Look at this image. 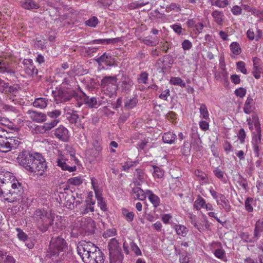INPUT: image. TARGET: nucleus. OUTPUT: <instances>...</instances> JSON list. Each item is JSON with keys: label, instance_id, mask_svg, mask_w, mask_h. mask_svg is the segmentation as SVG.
Masks as SVG:
<instances>
[{"label": "nucleus", "instance_id": "1", "mask_svg": "<svg viewBox=\"0 0 263 263\" xmlns=\"http://www.w3.org/2000/svg\"><path fill=\"white\" fill-rule=\"evenodd\" d=\"M17 158L20 164L26 170L33 172L37 175H43L47 169L45 160L39 153L30 154L25 152L20 154Z\"/></svg>", "mask_w": 263, "mask_h": 263}, {"label": "nucleus", "instance_id": "2", "mask_svg": "<svg viewBox=\"0 0 263 263\" xmlns=\"http://www.w3.org/2000/svg\"><path fill=\"white\" fill-rule=\"evenodd\" d=\"M32 218L36 222L38 229L44 233L53 224L55 214L44 208L37 209L34 212Z\"/></svg>", "mask_w": 263, "mask_h": 263}, {"label": "nucleus", "instance_id": "3", "mask_svg": "<svg viewBox=\"0 0 263 263\" xmlns=\"http://www.w3.org/2000/svg\"><path fill=\"white\" fill-rule=\"evenodd\" d=\"M6 181V180L4 179ZM6 187L0 189V195L2 196L4 199L9 202H13L21 199L23 193V189L22 184L17 180L9 181L6 182Z\"/></svg>", "mask_w": 263, "mask_h": 263}, {"label": "nucleus", "instance_id": "4", "mask_svg": "<svg viewBox=\"0 0 263 263\" xmlns=\"http://www.w3.org/2000/svg\"><path fill=\"white\" fill-rule=\"evenodd\" d=\"M67 243L64 238L61 237H52L47 251L49 257H57L61 252L65 250Z\"/></svg>", "mask_w": 263, "mask_h": 263}, {"label": "nucleus", "instance_id": "5", "mask_svg": "<svg viewBox=\"0 0 263 263\" xmlns=\"http://www.w3.org/2000/svg\"><path fill=\"white\" fill-rule=\"evenodd\" d=\"M108 248L109 251L110 263H122L123 254L119 242L115 238L109 240Z\"/></svg>", "mask_w": 263, "mask_h": 263}, {"label": "nucleus", "instance_id": "6", "mask_svg": "<svg viewBox=\"0 0 263 263\" xmlns=\"http://www.w3.org/2000/svg\"><path fill=\"white\" fill-rule=\"evenodd\" d=\"M103 91L109 97H111L118 89L117 78L115 76H106L101 81Z\"/></svg>", "mask_w": 263, "mask_h": 263}, {"label": "nucleus", "instance_id": "7", "mask_svg": "<svg viewBox=\"0 0 263 263\" xmlns=\"http://www.w3.org/2000/svg\"><path fill=\"white\" fill-rule=\"evenodd\" d=\"M95 245L90 241H82L78 244L77 251L78 254L81 256L84 262L88 255L90 254L91 251H94Z\"/></svg>", "mask_w": 263, "mask_h": 263}, {"label": "nucleus", "instance_id": "8", "mask_svg": "<svg viewBox=\"0 0 263 263\" xmlns=\"http://www.w3.org/2000/svg\"><path fill=\"white\" fill-rule=\"evenodd\" d=\"M55 101L57 103L66 102L72 98V94L70 91L63 89L61 88L52 91Z\"/></svg>", "mask_w": 263, "mask_h": 263}, {"label": "nucleus", "instance_id": "9", "mask_svg": "<svg viewBox=\"0 0 263 263\" xmlns=\"http://www.w3.org/2000/svg\"><path fill=\"white\" fill-rule=\"evenodd\" d=\"M94 251H91L90 255H88V257L85 260V263H104V258L103 253L97 246L93 249Z\"/></svg>", "mask_w": 263, "mask_h": 263}, {"label": "nucleus", "instance_id": "10", "mask_svg": "<svg viewBox=\"0 0 263 263\" xmlns=\"http://www.w3.org/2000/svg\"><path fill=\"white\" fill-rule=\"evenodd\" d=\"M53 134L57 139L61 142H67L70 139L69 130L62 125H60L54 129Z\"/></svg>", "mask_w": 263, "mask_h": 263}, {"label": "nucleus", "instance_id": "11", "mask_svg": "<svg viewBox=\"0 0 263 263\" xmlns=\"http://www.w3.org/2000/svg\"><path fill=\"white\" fill-rule=\"evenodd\" d=\"M57 162L58 166L60 167L62 170L67 171L69 172H72L76 170V164L70 165V161H68V159L64 155H61L59 156Z\"/></svg>", "mask_w": 263, "mask_h": 263}, {"label": "nucleus", "instance_id": "12", "mask_svg": "<svg viewBox=\"0 0 263 263\" xmlns=\"http://www.w3.org/2000/svg\"><path fill=\"white\" fill-rule=\"evenodd\" d=\"M81 228L88 232L89 234H93L95 229V222L90 218H83L81 220Z\"/></svg>", "mask_w": 263, "mask_h": 263}, {"label": "nucleus", "instance_id": "13", "mask_svg": "<svg viewBox=\"0 0 263 263\" xmlns=\"http://www.w3.org/2000/svg\"><path fill=\"white\" fill-rule=\"evenodd\" d=\"M133 85V80L128 76L124 75L122 77L119 84V88L122 92H128L130 90Z\"/></svg>", "mask_w": 263, "mask_h": 263}, {"label": "nucleus", "instance_id": "14", "mask_svg": "<svg viewBox=\"0 0 263 263\" xmlns=\"http://www.w3.org/2000/svg\"><path fill=\"white\" fill-rule=\"evenodd\" d=\"M27 114L29 115V118L31 120L36 123L44 122L47 120V115L41 112L29 110L27 111Z\"/></svg>", "mask_w": 263, "mask_h": 263}, {"label": "nucleus", "instance_id": "15", "mask_svg": "<svg viewBox=\"0 0 263 263\" xmlns=\"http://www.w3.org/2000/svg\"><path fill=\"white\" fill-rule=\"evenodd\" d=\"M261 134L259 135H253L252 140V144L253 151L255 153V156L256 157H259L260 152L261 151V147L262 144L261 141Z\"/></svg>", "mask_w": 263, "mask_h": 263}, {"label": "nucleus", "instance_id": "16", "mask_svg": "<svg viewBox=\"0 0 263 263\" xmlns=\"http://www.w3.org/2000/svg\"><path fill=\"white\" fill-rule=\"evenodd\" d=\"M24 70L25 73L30 76H35L37 74L38 70L34 66L32 61L30 59H25L23 61Z\"/></svg>", "mask_w": 263, "mask_h": 263}, {"label": "nucleus", "instance_id": "17", "mask_svg": "<svg viewBox=\"0 0 263 263\" xmlns=\"http://www.w3.org/2000/svg\"><path fill=\"white\" fill-rule=\"evenodd\" d=\"M20 4L23 8L27 10L37 9L40 8L39 3L35 0H22Z\"/></svg>", "mask_w": 263, "mask_h": 263}, {"label": "nucleus", "instance_id": "18", "mask_svg": "<svg viewBox=\"0 0 263 263\" xmlns=\"http://www.w3.org/2000/svg\"><path fill=\"white\" fill-rule=\"evenodd\" d=\"M98 64L102 63H105L107 66H112L114 65V61L113 58L109 54L104 53L101 56L96 59Z\"/></svg>", "mask_w": 263, "mask_h": 263}, {"label": "nucleus", "instance_id": "19", "mask_svg": "<svg viewBox=\"0 0 263 263\" xmlns=\"http://www.w3.org/2000/svg\"><path fill=\"white\" fill-rule=\"evenodd\" d=\"M84 96V102L87 104L90 108H97L101 105V103L99 102L95 97L89 98L84 93H83Z\"/></svg>", "mask_w": 263, "mask_h": 263}, {"label": "nucleus", "instance_id": "20", "mask_svg": "<svg viewBox=\"0 0 263 263\" xmlns=\"http://www.w3.org/2000/svg\"><path fill=\"white\" fill-rule=\"evenodd\" d=\"M218 205H220L226 212H229L231 210V206L229 204L228 200L226 199L225 196L223 194L219 195L218 200H217Z\"/></svg>", "mask_w": 263, "mask_h": 263}, {"label": "nucleus", "instance_id": "21", "mask_svg": "<svg viewBox=\"0 0 263 263\" xmlns=\"http://www.w3.org/2000/svg\"><path fill=\"white\" fill-rule=\"evenodd\" d=\"M48 100L43 98H38L35 99L33 103L34 107L41 109L45 108L48 104Z\"/></svg>", "mask_w": 263, "mask_h": 263}, {"label": "nucleus", "instance_id": "22", "mask_svg": "<svg viewBox=\"0 0 263 263\" xmlns=\"http://www.w3.org/2000/svg\"><path fill=\"white\" fill-rule=\"evenodd\" d=\"M146 194L148 195V199L154 206L157 207L160 204V199L158 196L154 194L151 190H146Z\"/></svg>", "mask_w": 263, "mask_h": 263}, {"label": "nucleus", "instance_id": "23", "mask_svg": "<svg viewBox=\"0 0 263 263\" xmlns=\"http://www.w3.org/2000/svg\"><path fill=\"white\" fill-rule=\"evenodd\" d=\"M10 151L9 140L7 138L4 136L0 138V152L7 153Z\"/></svg>", "mask_w": 263, "mask_h": 263}, {"label": "nucleus", "instance_id": "24", "mask_svg": "<svg viewBox=\"0 0 263 263\" xmlns=\"http://www.w3.org/2000/svg\"><path fill=\"white\" fill-rule=\"evenodd\" d=\"M55 218H56V219H54L53 224L51 225L52 226V230L53 231H61L63 227V219L62 217L55 215Z\"/></svg>", "mask_w": 263, "mask_h": 263}, {"label": "nucleus", "instance_id": "25", "mask_svg": "<svg viewBox=\"0 0 263 263\" xmlns=\"http://www.w3.org/2000/svg\"><path fill=\"white\" fill-rule=\"evenodd\" d=\"M174 229L177 235L182 237H185L189 232L187 228L183 225L176 224L174 226Z\"/></svg>", "mask_w": 263, "mask_h": 263}, {"label": "nucleus", "instance_id": "26", "mask_svg": "<svg viewBox=\"0 0 263 263\" xmlns=\"http://www.w3.org/2000/svg\"><path fill=\"white\" fill-rule=\"evenodd\" d=\"M176 138L175 134L171 132H167L163 134L162 140L164 143L172 144L174 142Z\"/></svg>", "mask_w": 263, "mask_h": 263}, {"label": "nucleus", "instance_id": "27", "mask_svg": "<svg viewBox=\"0 0 263 263\" xmlns=\"http://www.w3.org/2000/svg\"><path fill=\"white\" fill-rule=\"evenodd\" d=\"M10 173L9 172H3V173H0V189H4V187L7 188L6 187V182H7V181H6L4 179H6V180H8L9 181H11L10 180Z\"/></svg>", "mask_w": 263, "mask_h": 263}, {"label": "nucleus", "instance_id": "28", "mask_svg": "<svg viewBox=\"0 0 263 263\" xmlns=\"http://www.w3.org/2000/svg\"><path fill=\"white\" fill-rule=\"evenodd\" d=\"M133 193L135 195L136 198L140 200H144L146 198V195L144 191L139 187H134Z\"/></svg>", "mask_w": 263, "mask_h": 263}, {"label": "nucleus", "instance_id": "29", "mask_svg": "<svg viewBox=\"0 0 263 263\" xmlns=\"http://www.w3.org/2000/svg\"><path fill=\"white\" fill-rule=\"evenodd\" d=\"M65 151L66 153L69 154L71 157V160L73 161L75 164H77L79 160L75 157L76 151L70 145H67L65 147Z\"/></svg>", "mask_w": 263, "mask_h": 263}, {"label": "nucleus", "instance_id": "30", "mask_svg": "<svg viewBox=\"0 0 263 263\" xmlns=\"http://www.w3.org/2000/svg\"><path fill=\"white\" fill-rule=\"evenodd\" d=\"M138 103L136 98L126 99L124 102V107L127 109H131L135 107Z\"/></svg>", "mask_w": 263, "mask_h": 263}, {"label": "nucleus", "instance_id": "31", "mask_svg": "<svg viewBox=\"0 0 263 263\" xmlns=\"http://www.w3.org/2000/svg\"><path fill=\"white\" fill-rule=\"evenodd\" d=\"M215 22L219 25H221L223 23V13L218 10H214L212 13Z\"/></svg>", "mask_w": 263, "mask_h": 263}, {"label": "nucleus", "instance_id": "32", "mask_svg": "<svg viewBox=\"0 0 263 263\" xmlns=\"http://www.w3.org/2000/svg\"><path fill=\"white\" fill-rule=\"evenodd\" d=\"M262 231H263V218L256 222L254 229L255 238L259 237L260 233Z\"/></svg>", "mask_w": 263, "mask_h": 263}, {"label": "nucleus", "instance_id": "33", "mask_svg": "<svg viewBox=\"0 0 263 263\" xmlns=\"http://www.w3.org/2000/svg\"><path fill=\"white\" fill-rule=\"evenodd\" d=\"M253 103V100L251 98H248L243 107L244 112L247 114H250L253 110V106L252 104Z\"/></svg>", "mask_w": 263, "mask_h": 263}, {"label": "nucleus", "instance_id": "34", "mask_svg": "<svg viewBox=\"0 0 263 263\" xmlns=\"http://www.w3.org/2000/svg\"><path fill=\"white\" fill-rule=\"evenodd\" d=\"M205 200L200 196H198L194 202V208L197 210H200L201 208H204Z\"/></svg>", "mask_w": 263, "mask_h": 263}, {"label": "nucleus", "instance_id": "35", "mask_svg": "<svg viewBox=\"0 0 263 263\" xmlns=\"http://www.w3.org/2000/svg\"><path fill=\"white\" fill-rule=\"evenodd\" d=\"M59 119H54L50 122L43 124L44 128L46 133H48L51 129L54 128L59 122Z\"/></svg>", "mask_w": 263, "mask_h": 263}, {"label": "nucleus", "instance_id": "36", "mask_svg": "<svg viewBox=\"0 0 263 263\" xmlns=\"http://www.w3.org/2000/svg\"><path fill=\"white\" fill-rule=\"evenodd\" d=\"M199 111L200 118L205 120L209 119V113L205 104H202L200 105Z\"/></svg>", "mask_w": 263, "mask_h": 263}, {"label": "nucleus", "instance_id": "37", "mask_svg": "<svg viewBox=\"0 0 263 263\" xmlns=\"http://www.w3.org/2000/svg\"><path fill=\"white\" fill-rule=\"evenodd\" d=\"M96 197L97 199V202L98 205L100 206V209L103 211H105L106 210V205L105 201L103 200V198L101 196V195L96 191H95Z\"/></svg>", "mask_w": 263, "mask_h": 263}, {"label": "nucleus", "instance_id": "38", "mask_svg": "<svg viewBox=\"0 0 263 263\" xmlns=\"http://www.w3.org/2000/svg\"><path fill=\"white\" fill-rule=\"evenodd\" d=\"M95 202L92 201L91 199L86 200V204H85V207H84V209L83 210V212L84 213H87L89 212H93L94 211V206Z\"/></svg>", "mask_w": 263, "mask_h": 263}, {"label": "nucleus", "instance_id": "39", "mask_svg": "<svg viewBox=\"0 0 263 263\" xmlns=\"http://www.w3.org/2000/svg\"><path fill=\"white\" fill-rule=\"evenodd\" d=\"M214 253L215 256L218 258L224 261H227L226 252L222 248L216 249Z\"/></svg>", "mask_w": 263, "mask_h": 263}, {"label": "nucleus", "instance_id": "40", "mask_svg": "<svg viewBox=\"0 0 263 263\" xmlns=\"http://www.w3.org/2000/svg\"><path fill=\"white\" fill-rule=\"evenodd\" d=\"M9 140V145H10V151L12 148H16L21 143V139L17 137H11L8 138Z\"/></svg>", "mask_w": 263, "mask_h": 263}, {"label": "nucleus", "instance_id": "41", "mask_svg": "<svg viewBox=\"0 0 263 263\" xmlns=\"http://www.w3.org/2000/svg\"><path fill=\"white\" fill-rule=\"evenodd\" d=\"M154 169L153 176L157 178H162L164 174V171L160 167L156 165H153Z\"/></svg>", "mask_w": 263, "mask_h": 263}, {"label": "nucleus", "instance_id": "42", "mask_svg": "<svg viewBox=\"0 0 263 263\" xmlns=\"http://www.w3.org/2000/svg\"><path fill=\"white\" fill-rule=\"evenodd\" d=\"M170 83L173 85H178L182 87H185L186 86L185 83L179 77H172L170 79Z\"/></svg>", "mask_w": 263, "mask_h": 263}, {"label": "nucleus", "instance_id": "43", "mask_svg": "<svg viewBox=\"0 0 263 263\" xmlns=\"http://www.w3.org/2000/svg\"><path fill=\"white\" fill-rule=\"evenodd\" d=\"M188 217L190 219L191 223L197 229H201L202 227L200 225H198V222L197 221V217L195 215L189 213L188 214Z\"/></svg>", "mask_w": 263, "mask_h": 263}, {"label": "nucleus", "instance_id": "44", "mask_svg": "<svg viewBox=\"0 0 263 263\" xmlns=\"http://www.w3.org/2000/svg\"><path fill=\"white\" fill-rule=\"evenodd\" d=\"M230 49L232 52L235 55H238L241 53V50L239 44L237 42H233L230 45Z\"/></svg>", "mask_w": 263, "mask_h": 263}, {"label": "nucleus", "instance_id": "45", "mask_svg": "<svg viewBox=\"0 0 263 263\" xmlns=\"http://www.w3.org/2000/svg\"><path fill=\"white\" fill-rule=\"evenodd\" d=\"M122 213L127 221L131 222L133 220L134 214L133 212H129L127 209H123Z\"/></svg>", "mask_w": 263, "mask_h": 263}, {"label": "nucleus", "instance_id": "46", "mask_svg": "<svg viewBox=\"0 0 263 263\" xmlns=\"http://www.w3.org/2000/svg\"><path fill=\"white\" fill-rule=\"evenodd\" d=\"M129 246L131 250L134 252L136 256L141 255L142 253L140 248L137 244L132 240L129 241Z\"/></svg>", "mask_w": 263, "mask_h": 263}, {"label": "nucleus", "instance_id": "47", "mask_svg": "<svg viewBox=\"0 0 263 263\" xmlns=\"http://www.w3.org/2000/svg\"><path fill=\"white\" fill-rule=\"evenodd\" d=\"M241 238L246 242L252 243L256 241L259 237L255 238V235L253 237H251L248 233H243L241 235Z\"/></svg>", "mask_w": 263, "mask_h": 263}, {"label": "nucleus", "instance_id": "48", "mask_svg": "<svg viewBox=\"0 0 263 263\" xmlns=\"http://www.w3.org/2000/svg\"><path fill=\"white\" fill-rule=\"evenodd\" d=\"M149 3L148 1L144 2V1H139V2H134L132 3L129 5V7L131 9H135L140 8L142 6H145Z\"/></svg>", "mask_w": 263, "mask_h": 263}, {"label": "nucleus", "instance_id": "49", "mask_svg": "<svg viewBox=\"0 0 263 263\" xmlns=\"http://www.w3.org/2000/svg\"><path fill=\"white\" fill-rule=\"evenodd\" d=\"M99 23V21L96 16H93L88 20L85 21V24L86 26L95 27Z\"/></svg>", "mask_w": 263, "mask_h": 263}, {"label": "nucleus", "instance_id": "50", "mask_svg": "<svg viewBox=\"0 0 263 263\" xmlns=\"http://www.w3.org/2000/svg\"><path fill=\"white\" fill-rule=\"evenodd\" d=\"M68 182L69 184L79 185L83 182V179L80 177H72L68 179Z\"/></svg>", "mask_w": 263, "mask_h": 263}, {"label": "nucleus", "instance_id": "51", "mask_svg": "<svg viewBox=\"0 0 263 263\" xmlns=\"http://www.w3.org/2000/svg\"><path fill=\"white\" fill-rule=\"evenodd\" d=\"M68 115L69 116L67 117V119L70 123L76 124L79 118V116L77 113V111H73L71 113H68Z\"/></svg>", "mask_w": 263, "mask_h": 263}, {"label": "nucleus", "instance_id": "52", "mask_svg": "<svg viewBox=\"0 0 263 263\" xmlns=\"http://www.w3.org/2000/svg\"><path fill=\"white\" fill-rule=\"evenodd\" d=\"M195 176L197 177V179L200 181H202L204 182L207 181L206 175L205 173L201 172L199 170H196L194 173Z\"/></svg>", "mask_w": 263, "mask_h": 263}, {"label": "nucleus", "instance_id": "53", "mask_svg": "<svg viewBox=\"0 0 263 263\" xmlns=\"http://www.w3.org/2000/svg\"><path fill=\"white\" fill-rule=\"evenodd\" d=\"M148 73L146 72H142L139 74L138 78L139 83L146 84L148 80Z\"/></svg>", "mask_w": 263, "mask_h": 263}, {"label": "nucleus", "instance_id": "54", "mask_svg": "<svg viewBox=\"0 0 263 263\" xmlns=\"http://www.w3.org/2000/svg\"><path fill=\"white\" fill-rule=\"evenodd\" d=\"M16 231L17 232V236L20 240L25 241L28 238L27 235L20 228H16Z\"/></svg>", "mask_w": 263, "mask_h": 263}, {"label": "nucleus", "instance_id": "55", "mask_svg": "<svg viewBox=\"0 0 263 263\" xmlns=\"http://www.w3.org/2000/svg\"><path fill=\"white\" fill-rule=\"evenodd\" d=\"M198 225H200L201 227H202L201 229L198 230L200 232L209 229L210 225L206 216H203V220H202L201 222L198 223Z\"/></svg>", "mask_w": 263, "mask_h": 263}, {"label": "nucleus", "instance_id": "56", "mask_svg": "<svg viewBox=\"0 0 263 263\" xmlns=\"http://www.w3.org/2000/svg\"><path fill=\"white\" fill-rule=\"evenodd\" d=\"M117 234L116 230L115 228L109 229L105 231L103 234L104 238H108L115 236Z\"/></svg>", "mask_w": 263, "mask_h": 263}, {"label": "nucleus", "instance_id": "57", "mask_svg": "<svg viewBox=\"0 0 263 263\" xmlns=\"http://www.w3.org/2000/svg\"><path fill=\"white\" fill-rule=\"evenodd\" d=\"M17 88L14 86H9L8 83H6L3 93H14L17 91Z\"/></svg>", "mask_w": 263, "mask_h": 263}, {"label": "nucleus", "instance_id": "58", "mask_svg": "<svg viewBox=\"0 0 263 263\" xmlns=\"http://www.w3.org/2000/svg\"><path fill=\"white\" fill-rule=\"evenodd\" d=\"M61 115V111L59 110L55 109L51 111H48L47 115L52 119H57V118Z\"/></svg>", "mask_w": 263, "mask_h": 263}, {"label": "nucleus", "instance_id": "59", "mask_svg": "<svg viewBox=\"0 0 263 263\" xmlns=\"http://www.w3.org/2000/svg\"><path fill=\"white\" fill-rule=\"evenodd\" d=\"M32 132L33 133V134H46V131L44 128L43 124L42 125H35Z\"/></svg>", "mask_w": 263, "mask_h": 263}, {"label": "nucleus", "instance_id": "60", "mask_svg": "<svg viewBox=\"0 0 263 263\" xmlns=\"http://www.w3.org/2000/svg\"><path fill=\"white\" fill-rule=\"evenodd\" d=\"M179 262L180 263H193V260L191 257L187 255L182 254L179 258Z\"/></svg>", "mask_w": 263, "mask_h": 263}, {"label": "nucleus", "instance_id": "61", "mask_svg": "<svg viewBox=\"0 0 263 263\" xmlns=\"http://www.w3.org/2000/svg\"><path fill=\"white\" fill-rule=\"evenodd\" d=\"M237 68L239 69L242 73L247 74V70L246 68V64L242 61L238 62L236 63Z\"/></svg>", "mask_w": 263, "mask_h": 263}, {"label": "nucleus", "instance_id": "62", "mask_svg": "<svg viewBox=\"0 0 263 263\" xmlns=\"http://www.w3.org/2000/svg\"><path fill=\"white\" fill-rule=\"evenodd\" d=\"M135 176H136L140 181H142L144 179V174L143 171L139 168H137L136 170L135 174Z\"/></svg>", "mask_w": 263, "mask_h": 263}, {"label": "nucleus", "instance_id": "63", "mask_svg": "<svg viewBox=\"0 0 263 263\" xmlns=\"http://www.w3.org/2000/svg\"><path fill=\"white\" fill-rule=\"evenodd\" d=\"M166 9L168 11L175 9H176V11L177 12L180 11L181 10L180 5L176 3H171L169 6H166Z\"/></svg>", "mask_w": 263, "mask_h": 263}, {"label": "nucleus", "instance_id": "64", "mask_svg": "<svg viewBox=\"0 0 263 263\" xmlns=\"http://www.w3.org/2000/svg\"><path fill=\"white\" fill-rule=\"evenodd\" d=\"M261 68L259 67L253 66L252 73L255 79H258L260 77Z\"/></svg>", "mask_w": 263, "mask_h": 263}]
</instances>
